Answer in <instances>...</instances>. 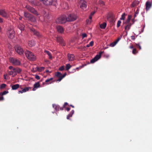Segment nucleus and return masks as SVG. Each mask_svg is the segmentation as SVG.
<instances>
[{"instance_id": "f257e3e1", "label": "nucleus", "mask_w": 152, "mask_h": 152, "mask_svg": "<svg viewBox=\"0 0 152 152\" xmlns=\"http://www.w3.org/2000/svg\"><path fill=\"white\" fill-rule=\"evenodd\" d=\"M45 5H52L56 6L58 4L57 0H39Z\"/></svg>"}, {"instance_id": "f03ea898", "label": "nucleus", "mask_w": 152, "mask_h": 152, "mask_svg": "<svg viewBox=\"0 0 152 152\" xmlns=\"http://www.w3.org/2000/svg\"><path fill=\"white\" fill-rule=\"evenodd\" d=\"M25 54L27 58L30 60L35 61L36 59V56L32 52L26 50Z\"/></svg>"}, {"instance_id": "7ed1b4c3", "label": "nucleus", "mask_w": 152, "mask_h": 152, "mask_svg": "<svg viewBox=\"0 0 152 152\" xmlns=\"http://www.w3.org/2000/svg\"><path fill=\"white\" fill-rule=\"evenodd\" d=\"M67 21V18L65 15H61L56 20V22L57 23L59 24L65 23Z\"/></svg>"}, {"instance_id": "20e7f679", "label": "nucleus", "mask_w": 152, "mask_h": 152, "mask_svg": "<svg viewBox=\"0 0 152 152\" xmlns=\"http://www.w3.org/2000/svg\"><path fill=\"white\" fill-rule=\"evenodd\" d=\"M10 61L13 65L18 66L20 65V62L19 60L14 58H10L9 59Z\"/></svg>"}, {"instance_id": "39448f33", "label": "nucleus", "mask_w": 152, "mask_h": 152, "mask_svg": "<svg viewBox=\"0 0 152 152\" xmlns=\"http://www.w3.org/2000/svg\"><path fill=\"white\" fill-rule=\"evenodd\" d=\"M24 16L31 21L34 22L36 21V19L35 17L30 14L24 12Z\"/></svg>"}, {"instance_id": "423d86ee", "label": "nucleus", "mask_w": 152, "mask_h": 152, "mask_svg": "<svg viewBox=\"0 0 152 152\" xmlns=\"http://www.w3.org/2000/svg\"><path fill=\"white\" fill-rule=\"evenodd\" d=\"M7 34L9 38L13 39L15 36V32L14 30L11 28H8L7 31Z\"/></svg>"}, {"instance_id": "0eeeda50", "label": "nucleus", "mask_w": 152, "mask_h": 152, "mask_svg": "<svg viewBox=\"0 0 152 152\" xmlns=\"http://www.w3.org/2000/svg\"><path fill=\"white\" fill-rule=\"evenodd\" d=\"M10 71L8 72V74L10 75H12L13 77L17 75L16 73V68L12 66H10L9 67Z\"/></svg>"}, {"instance_id": "6e6552de", "label": "nucleus", "mask_w": 152, "mask_h": 152, "mask_svg": "<svg viewBox=\"0 0 152 152\" xmlns=\"http://www.w3.org/2000/svg\"><path fill=\"white\" fill-rule=\"evenodd\" d=\"M103 52V51H100L98 54H97L94 58L91 60L90 62L91 63H93L97 61L100 58Z\"/></svg>"}, {"instance_id": "1a4fd4ad", "label": "nucleus", "mask_w": 152, "mask_h": 152, "mask_svg": "<svg viewBox=\"0 0 152 152\" xmlns=\"http://www.w3.org/2000/svg\"><path fill=\"white\" fill-rule=\"evenodd\" d=\"M77 18L76 15L75 14H70L68 16L67 19V21H73L75 20Z\"/></svg>"}, {"instance_id": "9d476101", "label": "nucleus", "mask_w": 152, "mask_h": 152, "mask_svg": "<svg viewBox=\"0 0 152 152\" xmlns=\"http://www.w3.org/2000/svg\"><path fill=\"white\" fill-rule=\"evenodd\" d=\"M15 49L17 53L20 55L23 54L24 51L23 49L19 45H16L15 47Z\"/></svg>"}, {"instance_id": "9b49d317", "label": "nucleus", "mask_w": 152, "mask_h": 152, "mask_svg": "<svg viewBox=\"0 0 152 152\" xmlns=\"http://www.w3.org/2000/svg\"><path fill=\"white\" fill-rule=\"evenodd\" d=\"M79 5L80 7L83 9L86 8L87 6L86 2L84 0H80L79 2Z\"/></svg>"}, {"instance_id": "f8f14e48", "label": "nucleus", "mask_w": 152, "mask_h": 152, "mask_svg": "<svg viewBox=\"0 0 152 152\" xmlns=\"http://www.w3.org/2000/svg\"><path fill=\"white\" fill-rule=\"evenodd\" d=\"M27 8L28 10L32 13L36 15H39L37 11L33 7L31 6H28L27 7Z\"/></svg>"}, {"instance_id": "ddd939ff", "label": "nucleus", "mask_w": 152, "mask_h": 152, "mask_svg": "<svg viewBox=\"0 0 152 152\" xmlns=\"http://www.w3.org/2000/svg\"><path fill=\"white\" fill-rule=\"evenodd\" d=\"M30 30L34 35L38 37H41V34L34 28H30Z\"/></svg>"}, {"instance_id": "4468645a", "label": "nucleus", "mask_w": 152, "mask_h": 152, "mask_svg": "<svg viewBox=\"0 0 152 152\" xmlns=\"http://www.w3.org/2000/svg\"><path fill=\"white\" fill-rule=\"evenodd\" d=\"M56 40L59 43V44L62 46H65V43L64 40L62 38L58 37L57 38Z\"/></svg>"}, {"instance_id": "2eb2a0df", "label": "nucleus", "mask_w": 152, "mask_h": 152, "mask_svg": "<svg viewBox=\"0 0 152 152\" xmlns=\"http://www.w3.org/2000/svg\"><path fill=\"white\" fill-rule=\"evenodd\" d=\"M0 15L3 17L7 18L8 15L4 9L0 10Z\"/></svg>"}, {"instance_id": "dca6fc26", "label": "nucleus", "mask_w": 152, "mask_h": 152, "mask_svg": "<svg viewBox=\"0 0 152 152\" xmlns=\"http://www.w3.org/2000/svg\"><path fill=\"white\" fill-rule=\"evenodd\" d=\"M42 14L45 18L48 19L49 18V13L48 11L43 10L42 12Z\"/></svg>"}, {"instance_id": "f3484780", "label": "nucleus", "mask_w": 152, "mask_h": 152, "mask_svg": "<svg viewBox=\"0 0 152 152\" xmlns=\"http://www.w3.org/2000/svg\"><path fill=\"white\" fill-rule=\"evenodd\" d=\"M68 59L70 61H73L75 58L74 55L73 54L68 53L67 55Z\"/></svg>"}, {"instance_id": "a211bd4d", "label": "nucleus", "mask_w": 152, "mask_h": 152, "mask_svg": "<svg viewBox=\"0 0 152 152\" xmlns=\"http://www.w3.org/2000/svg\"><path fill=\"white\" fill-rule=\"evenodd\" d=\"M56 29L59 33H62L64 32V29L63 28L60 26H56Z\"/></svg>"}, {"instance_id": "6ab92c4d", "label": "nucleus", "mask_w": 152, "mask_h": 152, "mask_svg": "<svg viewBox=\"0 0 152 152\" xmlns=\"http://www.w3.org/2000/svg\"><path fill=\"white\" fill-rule=\"evenodd\" d=\"M31 88L29 87H25L24 88H23V90H22L21 91H18V93L20 94V93H23L25 92L26 91H28L29 90V89H30Z\"/></svg>"}, {"instance_id": "aec40b11", "label": "nucleus", "mask_w": 152, "mask_h": 152, "mask_svg": "<svg viewBox=\"0 0 152 152\" xmlns=\"http://www.w3.org/2000/svg\"><path fill=\"white\" fill-rule=\"evenodd\" d=\"M146 9V10H148L151 7V2L149 1H147L145 4Z\"/></svg>"}, {"instance_id": "412c9836", "label": "nucleus", "mask_w": 152, "mask_h": 152, "mask_svg": "<svg viewBox=\"0 0 152 152\" xmlns=\"http://www.w3.org/2000/svg\"><path fill=\"white\" fill-rule=\"evenodd\" d=\"M40 84L39 82L36 83L34 84V88L33 89V91H35L36 89L39 87Z\"/></svg>"}, {"instance_id": "4be33fe9", "label": "nucleus", "mask_w": 152, "mask_h": 152, "mask_svg": "<svg viewBox=\"0 0 152 152\" xmlns=\"http://www.w3.org/2000/svg\"><path fill=\"white\" fill-rule=\"evenodd\" d=\"M20 87V85L18 84H16L11 86V88L12 90H15L17 89Z\"/></svg>"}, {"instance_id": "5701e85b", "label": "nucleus", "mask_w": 152, "mask_h": 152, "mask_svg": "<svg viewBox=\"0 0 152 152\" xmlns=\"http://www.w3.org/2000/svg\"><path fill=\"white\" fill-rule=\"evenodd\" d=\"M19 29L21 31H23L24 30L25 26L22 23H20L18 26Z\"/></svg>"}, {"instance_id": "b1692460", "label": "nucleus", "mask_w": 152, "mask_h": 152, "mask_svg": "<svg viewBox=\"0 0 152 152\" xmlns=\"http://www.w3.org/2000/svg\"><path fill=\"white\" fill-rule=\"evenodd\" d=\"M74 110H72L67 115L66 118L67 119H69V118L72 117L73 114L74 113Z\"/></svg>"}, {"instance_id": "393cba45", "label": "nucleus", "mask_w": 152, "mask_h": 152, "mask_svg": "<svg viewBox=\"0 0 152 152\" xmlns=\"http://www.w3.org/2000/svg\"><path fill=\"white\" fill-rule=\"evenodd\" d=\"M53 79V78L52 77H51L50 79H47V80H46L45 83H46V84H51L52 83V81H51Z\"/></svg>"}, {"instance_id": "a878e982", "label": "nucleus", "mask_w": 152, "mask_h": 152, "mask_svg": "<svg viewBox=\"0 0 152 152\" xmlns=\"http://www.w3.org/2000/svg\"><path fill=\"white\" fill-rule=\"evenodd\" d=\"M126 25L125 27V30L128 31L130 29L132 24L131 23H129L127 24H126Z\"/></svg>"}, {"instance_id": "bb28decb", "label": "nucleus", "mask_w": 152, "mask_h": 152, "mask_svg": "<svg viewBox=\"0 0 152 152\" xmlns=\"http://www.w3.org/2000/svg\"><path fill=\"white\" fill-rule=\"evenodd\" d=\"M28 44L30 47H32L35 45V42L34 40H31L29 41Z\"/></svg>"}, {"instance_id": "cd10ccee", "label": "nucleus", "mask_w": 152, "mask_h": 152, "mask_svg": "<svg viewBox=\"0 0 152 152\" xmlns=\"http://www.w3.org/2000/svg\"><path fill=\"white\" fill-rule=\"evenodd\" d=\"M139 1H135L131 5L132 7H134L139 4Z\"/></svg>"}, {"instance_id": "c85d7f7f", "label": "nucleus", "mask_w": 152, "mask_h": 152, "mask_svg": "<svg viewBox=\"0 0 152 152\" xmlns=\"http://www.w3.org/2000/svg\"><path fill=\"white\" fill-rule=\"evenodd\" d=\"M107 23L105 22H104L103 23H102L100 25V27L103 29H105L106 27Z\"/></svg>"}, {"instance_id": "c756f323", "label": "nucleus", "mask_w": 152, "mask_h": 152, "mask_svg": "<svg viewBox=\"0 0 152 152\" xmlns=\"http://www.w3.org/2000/svg\"><path fill=\"white\" fill-rule=\"evenodd\" d=\"M132 18V16L131 15H128V18L127 20H126L125 22L124 23L126 24H127L129 23H130V20Z\"/></svg>"}, {"instance_id": "7c9ffc66", "label": "nucleus", "mask_w": 152, "mask_h": 152, "mask_svg": "<svg viewBox=\"0 0 152 152\" xmlns=\"http://www.w3.org/2000/svg\"><path fill=\"white\" fill-rule=\"evenodd\" d=\"M55 75L58 78L62 77V74L59 72H57L56 74Z\"/></svg>"}, {"instance_id": "2f4dec72", "label": "nucleus", "mask_w": 152, "mask_h": 152, "mask_svg": "<svg viewBox=\"0 0 152 152\" xmlns=\"http://www.w3.org/2000/svg\"><path fill=\"white\" fill-rule=\"evenodd\" d=\"M37 70L41 72L43 70L45 69V68L43 67H37Z\"/></svg>"}, {"instance_id": "473e14b6", "label": "nucleus", "mask_w": 152, "mask_h": 152, "mask_svg": "<svg viewBox=\"0 0 152 152\" xmlns=\"http://www.w3.org/2000/svg\"><path fill=\"white\" fill-rule=\"evenodd\" d=\"M45 52L49 56V58L51 59L52 58V56L51 54L48 51L45 50Z\"/></svg>"}, {"instance_id": "72a5a7b5", "label": "nucleus", "mask_w": 152, "mask_h": 152, "mask_svg": "<svg viewBox=\"0 0 152 152\" xmlns=\"http://www.w3.org/2000/svg\"><path fill=\"white\" fill-rule=\"evenodd\" d=\"M71 67V66L70 64H68L66 65V70H68Z\"/></svg>"}, {"instance_id": "f704fd0d", "label": "nucleus", "mask_w": 152, "mask_h": 152, "mask_svg": "<svg viewBox=\"0 0 152 152\" xmlns=\"http://www.w3.org/2000/svg\"><path fill=\"white\" fill-rule=\"evenodd\" d=\"M21 69L18 67H17L16 68V73H17V72L18 73H20L21 72Z\"/></svg>"}, {"instance_id": "c9c22d12", "label": "nucleus", "mask_w": 152, "mask_h": 152, "mask_svg": "<svg viewBox=\"0 0 152 152\" xmlns=\"http://www.w3.org/2000/svg\"><path fill=\"white\" fill-rule=\"evenodd\" d=\"M99 4L101 6H103L105 5L104 2L102 0H99Z\"/></svg>"}, {"instance_id": "e433bc0d", "label": "nucleus", "mask_w": 152, "mask_h": 152, "mask_svg": "<svg viewBox=\"0 0 152 152\" xmlns=\"http://www.w3.org/2000/svg\"><path fill=\"white\" fill-rule=\"evenodd\" d=\"M9 92L7 91H4L3 92H1L0 93L1 94L2 96L6 95V94L8 93Z\"/></svg>"}, {"instance_id": "4c0bfd02", "label": "nucleus", "mask_w": 152, "mask_h": 152, "mask_svg": "<svg viewBox=\"0 0 152 152\" xmlns=\"http://www.w3.org/2000/svg\"><path fill=\"white\" fill-rule=\"evenodd\" d=\"M125 15L126 14L125 13H123V14L121 15V17L120 18V19L121 20H124L125 18Z\"/></svg>"}, {"instance_id": "58836bf2", "label": "nucleus", "mask_w": 152, "mask_h": 152, "mask_svg": "<svg viewBox=\"0 0 152 152\" xmlns=\"http://www.w3.org/2000/svg\"><path fill=\"white\" fill-rule=\"evenodd\" d=\"M117 43V42L115 41L111 43L110 45V46L111 47H114Z\"/></svg>"}, {"instance_id": "ea45409f", "label": "nucleus", "mask_w": 152, "mask_h": 152, "mask_svg": "<svg viewBox=\"0 0 152 152\" xmlns=\"http://www.w3.org/2000/svg\"><path fill=\"white\" fill-rule=\"evenodd\" d=\"M53 107H55V109L56 110V111L58 110L59 108V106L58 105H54L53 104Z\"/></svg>"}, {"instance_id": "a19ab883", "label": "nucleus", "mask_w": 152, "mask_h": 152, "mask_svg": "<svg viewBox=\"0 0 152 152\" xmlns=\"http://www.w3.org/2000/svg\"><path fill=\"white\" fill-rule=\"evenodd\" d=\"M138 53L136 48L133 49L132 50V53L133 54L135 55Z\"/></svg>"}, {"instance_id": "79ce46f5", "label": "nucleus", "mask_w": 152, "mask_h": 152, "mask_svg": "<svg viewBox=\"0 0 152 152\" xmlns=\"http://www.w3.org/2000/svg\"><path fill=\"white\" fill-rule=\"evenodd\" d=\"M135 45L137 46V48H139V50L141 49V47L140 45V43L139 42L137 44L136 43Z\"/></svg>"}, {"instance_id": "37998d69", "label": "nucleus", "mask_w": 152, "mask_h": 152, "mask_svg": "<svg viewBox=\"0 0 152 152\" xmlns=\"http://www.w3.org/2000/svg\"><path fill=\"white\" fill-rule=\"evenodd\" d=\"M6 85V84L3 83L1 84L0 86V89H2L4 88L5 87Z\"/></svg>"}, {"instance_id": "c03bdc74", "label": "nucleus", "mask_w": 152, "mask_h": 152, "mask_svg": "<svg viewBox=\"0 0 152 152\" xmlns=\"http://www.w3.org/2000/svg\"><path fill=\"white\" fill-rule=\"evenodd\" d=\"M139 12V11L138 9H137L136 11L134 13V18H135L137 16V14H138Z\"/></svg>"}, {"instance_id": "a18cd8bd", "label": "nucleus", "mask_w": 152, "mask_h": 152, "mask_svg": "<svg viewBox=\"0 0 152 152\" xmlns=\"http://www.w3.org/2000/svg\"><path fill=\"white\" fill-rule=\"evenodd\" d=\"M121 22L120 20H119L118 21L117 23V27L118 28L119 27H120V25H121Z\"/></svg>"}, {"instance_id": "49530a36", "label": "nucleus", "mask_w": 152, "mask_h": 152, "mask_svg": "<svg viewBox=\"0 0 152 152\" xmlns=\"http://www.w3.org/2000/svg\"><path fill=\"white\" fill-rule=\"evenodd\" d=\"M4 99L3 96L1 95L0 94V101H3Z\"/></svg>"}, {"instance_id": "de8ad7c7", "label": "nucleus", "mask_w": 152, "mask_h": 152, "mask_svg": "<svg viewBox=\"0 0 152 152\" xmlns=\"http://www.w3.org/2000/svg\"><path fill=\"white\" fill-rule=\"evenodd\" d=\"M59 69L60 71H63L64 69V67L63 66H61V67H60Z\"/></svg>"}, {"instance_id": "09e8293b", "label": "nucleus", "mask_w": 152, "mask_h": 152, "mask_svg": "<svg viewBox=\"0 0 152 152\" xmlns=\"http://www.w3.org/2000/svg\"><path fill=\"white\" fill-rule=\"evenodd\" d=\"M35 78L38 80H39L40 79V77L37 75H35Z\"/></svg>"}, {"instance_id": "8fccbe9b", "label": "nucleus", "mask_w": 152, "mask_h": 152, "mask_svg": "<svg viewBox=\"0 0 152 152\" xmlns=\"http://www.w3.org/2000/svg\"><path fill=\"white\" fill-rule=\"evenodd\" d=\"M94 42L93 41H91L89 43L90 46H92L94 44Z\"/></svg>"}, {"instance_id": "3c124183", "label": "nucleus", "mask_w": 152, "mask_h": 152, "mask_svg": "<svg viewBox=\"0 0 152 152\" xmlns=\"http://www.w3.org/2000/svg\"><path fill=\"white\" fill-rule=\"evenodd\" d=\"M82 39L84 38V37H87V35L86 34L84 33L82 34Z\"/></svg>"}, {"instance_id": "603ef678", "label": "nucleus", "mask_w": 152, "mask_h": 152, "mask_svg": "<svg viewBox=\"0 0 152 152\" xmlns=\"http://www.w3.org/2000/svg\"><path fill=\"white\" fill-rule=\"evenodd\" d=\"M29 2L32 4H33L34 3V0H28Z\"/></svg>"}, {"instance_id": "864d4df0", "label": "nucleus", "mask_w": 152, "mask_h": 152, "mask_svg": "<svg viewBox=\"0 0 152 152\" xmlns=\"http://www.w3.org/2000/svg\"><path fill=\"white\" fill-rule=\"evenodd\" d=\"M63 78L62 77L59 78L57 80L56 82L57 81H60Z\"/></svg>"}, {"instance_id": "5fc2aeb1", "label": "nucleus", "mask_w": 152, "mask_h": 152, "mask_svg": "<svg viewBox=\"0 0 152 152\" xmlns=\"http://www.w3.org/2000/svg\"><path fill=\"white\" fill-rule=\"evenodd\" d=\"M68 105V103L67 102H66L64 103V104L63 105V106L64 107H65V106H66Z\"/></svg>"}, {"instance_id": "6e6d98bb", "label": "nucleus", "mask_w": 152, "mask_h": 152, "mask_svg": "<svg viewBox=\"0 0 152 152\" xmlns=\"http://www.w3.org/2000/svg\"><path fill=\"white\" fill-rule=\"evenodd\" d=\"M95 12H96L95 11L91 12L90 15H91V16H93L95 13Z\"/></svg>"}, {"instance_id": "4d7b16f0", "label": "nucleus", "mask_w": 152, "mask_h": 152, "mask_svg": "<svg viewBox=\"0 0 152 152\" xmlns=\"http://www.w3.org/2000/svg\"><path fill=\"white\" fill-rule=\"evenodd\" d=\"M66 75V73H64L63 75H62V77L63 78Z\"/></svg>"}, {"instance_id": "13d9d810", "label": "nucleus", "mask_w": 152, "mask_h": 152, "mask_svg": "<svg viewBox=\"0 0 152 152\" xmlns=\"http://www.w3.org/2000/svg\"><path fill=\"white\" fill-rule=\"evenodd\" d=\"M131 39L133 40H134L135 39V37L134 36H132L131 37Z\"/></svg>"}, {"instance_id": "bf43d9fd", "label": "nucleus", "mask_w": 152, "mask_h": 152, "mask_svg": "<svg viewBox=\"0 0 152 152\" xmlns=\"http://www.w3.org/2000/svg\"><path fill=\"white\" fill-rule=\"evenodd\" d=\"M3 19L0 17V23H2L3 22Z\"/></svg>"}, {"instance_id": "052dcab7", "label": "nucleus", "mask_w": 152, "mask_h": 152, "mask_svg": "<svg viewBox=\"0 0 152 152\" xmlns=\"http://www.w3.org/2000/svg\"><path fill=\"white\" fill-rule=\"evenodd\" d=\"M66 110L68 111H69L70 110V108L69 107H66Z\"/></svg>"}, {"instance_id": "680f3d73", "label": "nucleus", "mask_w": 152, "mask_h": 152, "mask_svg": "<svg viewBox=\"0 0 152 152\" xmlns=\"http://www.w3.org/2000/svg\"><path fill=\"white\" fill-rule=\"evenodd\" d=\"M19 88H20L21 89L23 90V88L22 87V86H20V87Z\"/></svg>"}, {"instance_id": "e2e57ef3", "label": "nucleus", "mask_w": 152, "mask_h": 152, "mask_svg": "<svg viewBox=\"0 0 152 152\" xmlns=\"http://www.w3.org/2000/svg\"><path fill=\"white\" fill-rule=\"evenodd\" d=\"M129 48L131 49H133L134 48V47L132 45H131V46H130L129 47Z\"/></svg>"}, {"instance_id": "0e129e2a", "label": "nucleus", "mask_w": 152, "mask_h": 152, "mask_svg": "<svg viewBox=\"0 0 152 152\" xmlns=\"http://www.w3.org/2000/svg\"><path fill=\"white\" fill-rule=\"evenodd\" d=\"M64 106L63 107H60V110H64Z\"/></svg>"}, {"instance_id": "69168bd1", "label": "nucleus", "mask_w": 152, "mask_h": 152, "mask_svg": "<svg viewBox=\"0 0 152 152\" xmlns=\"http://www.w3.org/2000/svg\"><path fill=\"white\" fill-rule=\"evenodd\" d=\"M92 16H91V15H90V16H89V19H91L92 18Z\"/></svg>"}, {"instance_id": "338daca9", "label": "nucleus", "mask_w": 152, "mask_h": 152, "mask_svg": "<svg viewBox=\"0 0 152 152\" xmlns=\"http://www.w3.org/2000/svg\"><path fill=\"white\" fill-rule=\"evenodd\" d=\"M90 46L88 44L86 45V47L87 48H88V47H90Z\"/></svg>"}, {"instance_id": "774afa93", "label": "nucleus", "mask_w": 152, "mask_h": 152, "mask_svg": "<svg viewBox=\"0 0 152 152\" xmlns=\"http://www.w3.org/2000/svg\"><path fill=\"white\" fill-rule=\"evenodd\" d=\"M4 79H6V76L5 75H4Z\"/></svg>"}]
</instances>
